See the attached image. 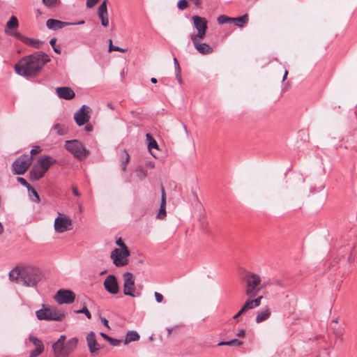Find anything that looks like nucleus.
<instances>
[{
    "instance_id": "obj_14",
    "label": "nucleus",
    "mask_w": 357,
    "mask_h": 357,
    "mask_svg": "<svg viewBox=\"0 0 357 357\" xmlns=\"http://www.w3.org/2000/svg\"><path fill=\"white\" fill-rule=\"evenodd\" d=\"M107 3V0L103 1L98 8V15L101 20V24L105 27H107L109 24Z\"/></svg>"
},
{
    "instance_id": "obj_30",
    "label": "nucleus",
    "mask_w": 357,
    "mask_h": 357,
    "mask_svg": "<svg viewBox=\"0 0 357 357\" xmlns=\"http://www.w3.org/2000/svg\"><path fill=\"white\" fill-rule=\"evenodd\" d=\"M23 43L37 49L40 48L42 44V42L39 40L30 38L26 36L24 38Z\"/></svg>"
},
{
    "instance_id": "obj_52",
    "label": "nucleus",
    "mask_w": 357,
    "mask_h": 357,
    "mask_svg": "<svg viewBox=\"0 0 357 357\" xmlns=\"http://www.w3.org/2000/svg\"><path fill=\"white\" fill-rule=\"evenodd\" d=\"M109 344L114 347H117V346H119V344H121V340H117V339H115V338H113V337H111L109 338Z\"/></svg>"
},
{
    "instance_id": "obj_61",
    "label": "nucleus",
    "mask_w": 357,
    "mask_h": 357,
    "mask_svg": "<svg viewBox=\"0 0 357 357\" xmlns=\"http://www.w3.org/2000/svg\"><path fill=\"white\" fill-rule=\"evenodd\" d=\"M72 190H73V193L75 195V196H80V193L78 190V189L77 188V187L75 186H73L72 187Z\"/></svg>"
},
{
    "instance_id": "obj_5",
    "label": "nucleus",
    "mask_w": 357,
    "mask_h": 357,
    "mask_svg": "<svg viewBox=\"0 0 357 357\" xmlns=\"http://www.w3.org/2000/svg\"><path fill=\"white\" fill-rule=\"evenodd\" d=\"M33 161V157L28 154H24L18 157L12 164V172L14 175L24 174Z\"/></svg>"
},
{
    "instance_id": "obj_17",
    "label": "nucleus",
    "mask_w": 357,
    "mask_h": 357,
    "mask_svg": "<svg viewBox=\"0 0 357 357\" xmlns=\"http://www.w3.org/2000/svg\"><path fill=\"white\" fill-rule=\"evenodd\" d=\"M192 20L193 22L194 27L197 31L207 30L208 21L205 17L195 15L192 17Z\"/></svg>"
},
{
    "instance_id": "obj_27",
    "label": "nucleus",
    "mask_w": 357,
    "mask_h": 357,
    "mask_svg": "<svg viewBox=\"0 0 357 357\" xmlns=\"http://www.w3.org/2000/svg\"><path fill=\"white\" fill-rule=\"evenodd\" d=\"M19 26L18 20L15 16H11L9 20L7 22L5 30H10L16 29Z\"/></svg>"
},
{
    "instance_id": "obj_42",
    "label": "nucleus",
    "mask_w": 357,
    "mask_h": 357,
    "mask_svg": "<svg viewBox=\"0 0 357 357\" xmlns=\"http://www.w3.org/2000/svg\"><path fill=\"white\" fill-rule=\"evenodd\" d=\"M112 51H117V52H126V50L123 49V48H121V47H120L119 46L113 45L112 40H109V52H112Z\"/></svg>"
},
{
    "instance_id": "obj_24",
    "label": "nucleus",
    "mask_w": 357,
    "mask_h": 357,
    "mask_svg": "<svg viewBox=\"0 0 357 357\" xmlns=\"http://www.w3.org/2000/svg\"><path fill=\"white\" fill-rule=\"evenodd\" d=\"M271 316V310L268 307L263 308L262 310L257 312L256 317V322L261 323L268 319Z\"/></svg>"
},
{
    "instance_id": "obj_29",
    "label": "nucleus",
    "mask_w": 357,
    "mask_h": 357,
    "mask_svg": "<svg viewBox=\"0 0 357 357\" xmlns=\"http://www.w3.org/2000/svg\"><path fill=\"white\" fill-rule=\"evenodd\" d=\"M243 344V342L238 339H233L229 341H222L218 344V346H234V347H241Z\"/></svg>"
},
{
    "instance_id": "obj_39",
    "label": "nucleus",
    "mask_w": 357,
    "mask_h": 357,
    "mask_svg": "<svg viewBox=\"0 0 357 357\" xmlns=\"http://www.w3.org/2000/svg\"><path fill=\"white\" fill-rule=\"evenodd\" d=\"M242 307L245 312L249 310H252L255 308V306L254 305L252 301V298L250 297L247 299V301L245 302Z\"/></svg>"
},
{
    "instance_id": "obj_32",
    "label": "nucleus",
    "mask_w": 357,
    "mask_h": 357,
    "mask_svg": "<svg viewBox=\"0 0 357 357\" xmlns=\"http://www.w3.org/2000/svg\"><path fill=\"white\" fill-rule=\"evenodd\" d=\"M29 196L31 201L38 203L40 202V197L36 190L31 186V188L27 189Z\"/></svg>"
},
{
    "instance_id": "obj_9",
    "label": "nucleus",
    "mask_w": 357,
    "mask_h": 357,
    "mask_svg": "<svg viewBox=\"0 0 357 357\" xmlns=\"http://www.w3.org/2000/svg\"><path fill=\"white\" fill-rule=\"evenodd\" d=\"M129 256L123 255V251L120 249L115 248L112 251L110 257L116 267H122L128 264V257Z\"/></svg>"
},
{
    "instance_id": "obj_2",
    "label": "nucleus",
    "mask_w": 357,
    "mask_h": 357,
    "mask_svg": "<svg viewBox=\"0 0 357 357\" xmlns=\"http://www.w3.org/2000/svg\"><path fill=\"white\" fill-rule=\"evenodd\" d=\"M42 278L41 271L31 266H16L9 273V278L11 281L25 287H36Z\"/></svg>"
},
{
    "instance_id": "obj_62",
    "label": "nucleus",
    "mask_w": 357,
    "mask_h": 357,
    "mask_svg": "<svg viewBox=\"0 0 357 357\" xmlns=\"http://www.w3.org/2000/svg\"><path fill=\"white\" fill-rule=\"evenodd\" d=\"M101 321L102 323L104 324V326H105L106 327H107L108 328H109V323H108V321L107 319L102 317L101 318Z\"/></svg>"
},
{
    "instance_id": "obj_43",
    "label": "nucleus",
    "mask_w": 357,
    "mask_h": 357,
    "mask_svg": "<svg viewBox=\"0 0 357 357\" xmlns=\"http://www.w3.org/2000/svg\"><path fill=\"white\" fill-rule=\"evenodd\" d=\"M56 39L53 38L50 40V44L52 47L54 52H56V54H61V50L59 46L56 45Z\"/></svg>"
},
{
    "instance_id": "obj_19",
    "label": "nucleus",
    "mask_w": 357,
    "mask_h": 357,
    "mask_svg": "<svg viewBox=\"0 0 357 357\" xmlns=\"http://www.w3.org/2000/svg\"><path fill=\"white\" fill-rule=\"evenodd\" d=\"M45 174V172L40 167V166L36 163L32 167L29 172L30 178L33 181H38L43 178Z\"/></svg>"
},
{
    "instance_id": "obj_50",
    "label": "nucleus",
    "mask_w": 357,
    "mask_h": 357,
    "mask_svg": "<svg viewBox=\"0 0 357 357\" xmlns=\"http://www.w3.org/2000/svg\"><path fill=\"white\" fill-rule=\"evenodd\" d=\"M271 284H276V285H278V286H279L280 287H287V284L284 281H282L281 280H279V279H273L272 280Z\"/></svg>"
},
{
    "instance_id": "obj_47",
    "label": "nucleus",
    "mask_w": 357,
    "mask_h": 357,
    "mask_svg": "<svg viewBox=\"0 0 357 357\" xmlns=\"http://www.w3.org/2000/svg\"><path fill=\"white\" fill-rule=\"evenodd\" d=\"M166 217V208L160 207L156 218L160 220H163Z\"/></svg>"
},
{
    "instance_id": "obj_21",
    "label": "nucleus",
    "mask_w": 357,
    "mask_h": 357,
    "mask_svg": "<svg viewBox=\"0 0 357 357\" xmlns=\"http://www.w3.org/2000/svg\"><path fill=\"white\" fill-rule=\"evenodd\" d=\"M50 312L49 315L51 317V321H61L66 317L64 311L56 307H50Z\"/></svg>"
},
{
    "instance_id": "obj_34",
    "label": "nucleus",
    "mask_w": 357,
    "mask_h": 357,
    "mask_svg": "<svg viewBox=\"0 0 357 357\" xmlns=\"http://www.w3.org/2000/svg\"><path fill=\"white\" fill-rule=\"evenodd\" d=\"M146 140L148 141L149 149H158V143L154 139V138L150 134H146Z\"/></svg>"
},
{
    "instance_id": "obj_63",
    "label": "nucleus",
    "mask_w": 357,
    "mask_h": 357,
    "mask_svg": "<svg viewBox=\"0 0 357 357\" xmlns=\"http://www.w3.org/2000/svg\"><path fill=\"white\" fill-rule=\"evenodd\" d=\"M100 336L104 338L105 340H107V342L109 341L110 337L109 335H107V334H105V333H102L101 332L100 333Z\"/></svg>"
},
{
    "instance_id": "obj_11",
    "label": "nucleus",
    "mask_w": 357,
    "mask_h": 357,
    "mask_svg": "<svg viewBox=\"0 0 357 357\" xmlns=\"http://www.w3.org/2000/svg\"><path fill=\"white\" fill-rule=\"evenodd\" d=\"M104 287L112 294H116L119 291V287L114 275H109L104 281Z\"/></svg>"
},
{
    "instance_id": "obj_51",
    "label": "nucleus",
    "mask_w": 357,
    "mask_h": 357,
    "mask_svg": "<svg viewBox=\"0 0 357 357\" xmlns=\"http://www.w3.org/2000/svg\"><path fill=\"white\" fill-rule=\"evenodd\" d=\"M336 340H338L340 341H343V334L344 332L342 330H337L334 332Z\"/></svg>"
},
{
    "instance_id": "obj_58",
    "label": "nucleus",
    "mask_w": 357,
    "mask_h": 357,
    "mask_svg": "<svg viewBox=\"0 0 357 357\" xmlns=\"http://www.w3.org/2000/svg\"><path fill=\"white\" fill-rule=\"evenodd\" d=\"M175 75H176V79H177L178 82L180 84H182L183 80H182V77H181V71H179V73L175 72Z\"/></svg>"
},
{
    "instance_id": "obj_54",
    "label": "nucleus",
    "mask_w": 357,
    "mask_h": 357,
    "mask_svg": "<svg viewBox=\"0 0 357 357\" xmlns=\"http://www.w3.org/2000/svg\"><path fill=\"white\" fill-rule=\"evenodd\" d=\"M98 1L99 0H86V7L89 8H93L98 2Z\"/></svg>"
},
{
    "instance_id": "obj_48",
    "label": "nucleus",
    "mask_w": 357,
    "mask_h": 357,
    "mask_svg": "<svg viewBox=\"0 0 357 357\" xmlns=\"http://www.w3.org/2000/svg\"><path fill=\"white\" fill-rule=\"evenodd\" d=\"M17 181L26 189L31 188V185L22 177H17Z\"/></svg>"
},
{
    "instance_id": "obj_16",
    "label": "nucleus",
    "mask_w": 357,
    "mask_h": 357,
    "mask_svg": "<svg viewBox=\"0 0 357 357\" xmlns=\"http://www.w3.org/2000/svg\"><path fill=\"white\" fill-rule=\"evenodd\" d=\"M69 25H71L70 22H63L55 19H49L46 22L47 27L54 31L61 29Z\"/></svg>"
},
{
    "instance_id": "obj_53",
    "label": "nucleus",
    "mask_w": 357,
    "mask_h": 357,
    "mask_svg": "<svg viewBox=\"0 0 357 357\" xmlns=\"http://www.w3.org/2000/svg\"><path fill=\"white\" fill-rule=\"evenodd\" d=\"M263 299V296H259L255 299H252V301L255 307H259L261 305V301Z\"/></svg>"
},
{
    "instance_id": "obj_13",
    "label": "nucleus",
    "mask_w": 357,
    "mask_h": 357,
    "mask_svg": "<svg viewBox=\"0 0 357 357\" xmlns=\"http://www.w3.org/2000/svg\"><path fill=\"white\" fill-rule=\"evenodd\" d=\"M36 163L46 173L49 168L56 163V160L48 155H44L40 157Z\"/></svg>"
},
{
    "instance_id": "obj_36",
    "label": "nucleus",
    "mask_w": 357,
    "mask_h": 357,
    "mask_svg": "<svg viewBox=\"0 0 357 357\" xmlns=\"http://www.w3.org/2000/svg\"><path fill=\"white\" fill-rule=\"evenodd\" d=\"M5 32L6 34H8L10 36H13L22 42H23L24 40L25 36H22L18 31H13L12 29H10V30H5Z\"/></svg>"
},
{
    "instance_id": "obj_41",
    "label": "nucleus",
    "mask_w": 357,
    "mask_h": 357,
    "mask_svg": "<svg viewBox=\"0 0 357 357\" xmlns=\"http://www.w3.org/2000/svg\"><path fill=\"white\" fill-rule=\"evenodd\" d=\"M29 340L32 342L36 347H44L41 340L34 336H29Z\"/></svg>"
},
{
    "instance_id": "obj_20",
    "label": "nucleus",
    "mask_w": 357,
    "mask_h": 357,
    "mask_svg": "<svg viewBox=\"0 0 357 357\" xmlns=\"http://www.w3.org/2000/svg\"><path fill=\"white\" fill-rule=\"evenodd\" d=\"M78 344L77 337H72L65 343L64 357H68L73 351H74Z\"/></svg>"
},
{
    "instance_id": "obj_46",
    "label": "nucleus",
    "mask_w": 357,
    "mask_h": 357,
    "mask_svg": "<svg viewBox=\"0 0 357 357\" xmlns=\"http://www.w3.org/2000/svg\"><path fill=\"white\" fill-rule=\"evenodd\" d=\"M188 1L189 0H179L177 3L178 8L181 10H185L188 6Z\"/></svg>"
},
{
    "instance_id": "obj_56",
    "label": "nucleus",
    "mask_w": 357,
    "mask_h": 357,
    "mask_svg": "<svg viewBox=\"0 0 357 357\" xmlns=\"http://www.w3.org/2000/svg\"><path fill=\"white\" fill-rule=\"evenodd\" d=\"M174 64L175 72L179 73V71H181L178 61L176 57L174 58Z\"/></svg>"
},
{
    "instance_id": "obj_57",
    "label": "nucleus",
    "mask_w": 357,
    "mask_h": 357,
    "mask_svg": "<svg viewBox=\"0 0 357 357\" xmlns=\"http://www.w3.org/2000/svg\"><path fill=\"white\" fill-rule=\"evenodd\" d=\"M154 296L158 303H161L162 301L163 296L160 293L155 291Z\"/></svg>"
},
{
    "instance_id": "obj_22",
    "label": "nucleus",
    "mask_w": 357,
    "mask_h": 357,
    "mask_svg": "<svg viewBox=\"0 0 357 357\" xmlns=\"http://www.w3.org/2000/svg\"><path fill=\"white\" fill-rule=\"evenodd\" d=\"M42 308L36 312V315L39 320L51 321V317L49 315L50 307H46L45 304H43Z\"/></svg>"
},
{
    "instance_id": "obj_26",
    "label": "nucleus",
    "mask_w": 357,
    "mask_h": 357,
    "mask_svg": "<svg viewBox=\"0 0 357 357\" xmlns=\"http://www.w3.org/2000/svg\"><path fill=\"white\" fill-rule=\"evenodd\" d=\"M248 22V15L245 14L238 17H232V22L239 27H243V25Z\"/></svg>"
},
{
    "instance_id": "obj_6",
    "label": "nucleus",
    "mask_w": 357,
    "mask_h": 357,
    "mask_svg": "<svg viewBox=\"0 0 357 357\" xmlns=\"http://www.w3.org/2000/svg\"><path fill=\"white\" fill-rule=\"evenodd\" d=\"M73 229L72 220L66 215L59 213L54 220V229L58 233H63Z\"/></svg>"
},
{
    "instance_id": "obj_44",
    "label": "nucleus",
    "mask_w": 357,
    "mask_h": 357,
    "mask_svg": "<svg viewBox=\"0 0 357 357\" xmlns=\"http://www.w3.org/2000/svg\"><path fill=\"white\" fill-rule=\"evenodd\" d=\"M43 350L44 347H36V349L30 353V357H37L43 353Z\"/></svg>"
},
{
    "instance_id": "obj_31",
    "label": "nucleus",
    "mask_w": 357,
    "mask_h": 357,
    "mask_svg": "<svg viewBox=\"0 0 357 357\" xmlns=\"http://www.w3.org/2000/svg\"><path fill=\"white\" fill-rule=\"evenodd\" d=\"M45 6L52 9L61 5V0H42Z\"/></svg>"
},
{
    "instance_id": "obj_49",
    "label": "nucleus",
    "mask_w": 357,
    "mask_h": 357,
    "mask_svg": "<svg viewBox=\"0 0 357 357\" xmlns=\"http://www.w3.org/2000/svg\"><path fill=\"white\" fill-rule=\"evenodd\" d=\"M160 207L166 208V194L163 188H162Z\"/></svg>"
},
{
    "instance_id": "obj_64",
    "label": "nucleus",
    "mask_w": 357,
    "mask_h": 357,
    "mask_svg": "<svg viewBox=\"0 0 357 357\" xmlns=\"http://www.w3.org/2000/svg\"><path fill=\"white\" fill-rule=\"evenodd\" d=\"M85 130L87 132H91L93 130V126L91 125H90V124H87L85 126Z\"/></svg>"
},
{
    "instance_id": "obj_1",
    "label": "nucleus",
    "mask_w": 357,
    "mask_h": 357,
    "mask_svg": "<svg viewBox=\"0 0 357 357\" xmlns=\"http://www.w3.org/2000/svg\"><path fill=\"white\" fill-rule=\"evenodd\" d=\"M50 61V56L43 52H35L22 58L15 65L17 74L24 77L37 75L45 65Z\"/></svg>"
},
{
    "instance_id": "obj_3",
    "label": "nucleus",
    "mask_w": 357,
    "mask_h": 357,
    "mask_svg": "<svg viewBox=\"0 0 357 357\" xmlns=\"http://www.w3.org/2000/svg\"><path fill=\"white\" fill-rule=\"evenodd\" d=\"M243 280L246 284L245 294L250 298L256 296L261 289V287H259L261 282L260 276L256 273L247 272L243 276Z\"/></svg>"
},
{
    "instance_id": "obj_60",
    "label": "nucleus",
    "mask_w": 357,
    "mask_h": 357,
    "mask_svg": "<svg viewBox=\"0 0 357 357\" xmlns=\"http://www.w3.org/2000/svg\"><path fill=\"white\" fill-rule=\"evenodd\" d=\"M245 311L243 310V307H241V310L233 317L234 319H237L241 315L245 313Z\"/></svg>"
},
{
    "instance_id": "obj_7",
    "label": "nucleus",
    "mask_w": 357,
    "mask_h": 357,
    "mask_svg": "<svg viewBox=\"0 0 357 357\" xmlns=\"http://www.w3.org/2000/svg\"><path fill=\"white\" fill-rule=\"evenodd\" d=\"M54 298L59 304H70L74 302L75 294L70 290L61 289L56 292Z\"/></svg>"
},
{
    "instance_id": "obj_59",
    "label": "nucleus",
    "mask_w": 357,
    "mask_h": 357,
    "mask_svg": "<svg viewBox=\"0 0 357 357\" xmlns=\"http://www.w3.org/2000/svg\"><path fill=\"white\" fill-rule=\"evenodd\" d=\"M236 335L238 337H243L245 335V330L243 328L239 329Z\"/></svg>"
},
{
    "instance_id": "obj_23",
    "label": "nucleus",
    "mask_w": 357,
    "mask_h": 357,
    "mask_svg": "<svg viewBox=\"0 0 357 357\" xmlns=\"http://www.w3.org/2000/svg\"><path fill=\"white\" fill-rule=\"evenodd\" d=\"M195 48L202 54H208L213 52V49L206 43L199 42L193 43Z\"/></svg>"
},
{
    "instance_id": "obj_15",
    "label": "nucleus",
    "mask_w": 357,
    "mask_h": 357,
    "mask_svg": "<svg viewBox=\"0 0 357 357\" xmlns=\"http://www.w3.org/2000/svg\"><path fill=\"white\" fill-rule=\"evenodd\" d=\"M56 92L60 98L71 100L75 97V92L68 86H61L56 89Z\"/></svg>"
},
{
    "instance_id": "obj_45",
    "label": "nucleus",
    "mask_w": 357,
    "mask_h": 357,
    "mask_svg": "<svg viewBox=\"0 0 357 357\" xmlns=\"http://www.w3.org/2000/svg\"><path fill=\"white\" fill-rule=\"evenodd\" d=\"M75 312L77 314H84L89 319L91 318V314L86 306L83 307L81 310H76Z\"/></svg>"
},
{
    "instance_id": "obj_33",
    "label": "nucleus",
    "mask_w": 357,
    "mask_h": 357,
    "mask_svg": "<svg viewBox=\"0 0 357 357\" xmlns=\"http://www.w3.org/2000/svg\"><path fill=\"white\" fill-rule=\"evenodd\" d=\"M53 129L56 130V133L59 135H64L68 131V129L67 127H66L63 125H60L59 123H56V124L54 125Z\"/></svg>"
},
{
    "instance_id": "obj_18",
    "label": "nucleus",
    "mask_w": 357,
    "mask_h": 357,
    "mask_svg": "<svg viewBox=\"0 0 357 357\" xmlns=\"http://www.w3.org/2000/svg\"><path fill=\"white\" fill-rule=\"evenodd\" d=\"M86 342L89 350L91 353H95L100 349V346L96 340V335L93 332H90L86 336Z\"/></svg>"
},
{
    "instance_id": "obj_35",
    "label": "nucleus",
    "mask_w": 357,
    "mask_h": 357,
    "mask_svg": "<svg viewBox=\"0 0 357 357\" xmlns=\"http://www.w3.org/2000/svg\"><path fill=\"white\" fill-rule=\"evenodd\" d=\"M116 243L118 246H119L121 248V250L123 251V255H130V251L128 248V247L126 246V245L123 243V240L121 238H119L116 241Z\"/></svg>"
},
{
    "instance_id": "obj_12",
    "label": "nucleus",
    "mask_w": 357,
    "mask_h": 357,
    "mask_svg": "<svg viewBox=\"0 0 357 357\" xmlns=\"http://www.w3.org/2000/svg\"><path fill=\"white\" fill-rule=\"evenodd\" d=\"M66 338V335H62L57 341L52 344V350L56 357H64Z\"/></svg>"
},
{
    "instance_id": "obj_55",
    "label": "nucleus",
    "mask_w": 357,
    "mask_h": 357,
    "mask_svg": "<svg viewBox=\"0 0 357 357\" xmlns=\"http://www.w3.org/2000/svg\"><path fill=\"white\" fill-rule=\"evenodd\" d=\"M41 151V149L39 146H36L33 147L31 150V155H34L38 153H40Z\"/></svg>"
},
{
    "instance_id": "obj_4",
    "label": "nucleus",
    "mask_w": 357,
    "mask_h": 357,
    "mask_svg": "<svg viewBox=\"0 0 357 357\" xmlns=\"http://www.w3.org/2000/svg\"><path fill=\"white\" fill-rule=\"evenodd\" d=\"M64 147L70 152L75 158L83 160L86 158L90 152L87 150L83 144L77 139L66 141Z\"/></svg>"
},
{
    "instance_id": "obj_8",
    "label": "nucleus",
    "mask_w": 357,
    "mask_h": 357,
    "mask_svg": "<svg viewBox=\"0 0 357 357\" xmlns=\"http://www.w3.org/2000/svg\"><path fill=\"white\" fill-rule=\"evenodd\" d=\"M123 293L126 296L135 297V278L132 273L126 272L123 274Z\"/></svg>"
},
{
    "instance_id": "obj_25",
    "label": "nucleus",
    "mask_w": 357,
    "mask_h": 357,
    "mask_svg": "<svg viewBox=\"0 0 357 357\" xmlns=\"http://www.w3.org/2000/svg\"><path fill=\"white\" fill-rule=\"evenodd\" d=\"M140 338L139 335L135 331H129L126 335L124 344H127L131 342L138 341Z\"/></svg>"
},
{
    "instance_id": "obj_40",
    "label": "nucleus",
    "mask_w": 357,
    "mask_h": 357,
    "mask_svg": "<svg viewBox=\"0 0 357 357\" xmlns=\"http://www.w3.org/2000/svg\"><path fill=\"white\" fill-rule=\"evenodd\" d=\"M136 174H137V176L140 179V180H143L144 178H145L146 177V172L141 167H138L137 169H136Z\"/></svg>"
},
{
    "instance_id": "obj_38",
    "label": "nucleus",
    "mask_w": 357,
    "mask_h": 357,
    "mask_svg": "<svg viewBox=\"0 0 357 357\" xmlns=\"http://www.w3.org/2000/svg\"><path fill=\"white\" fill-rule=\"evenodd\" d=\"M217 21L218 24H224L228 22H232V17H229L227 15H222L218 17Z\"/></svg>"
},
{
    "instance_id": "obj_28",
    "label": "nucleus",
    "mask_w": 357,
    "mask_h": 357,
    "mask_svg": "<svg viewBox=\"0 0 357 357\" xmlns=\"http://www.w3.org/2000/svg\"><path fill=\"white\" fill-rule=\"evenodd\" d=\"M207 30L204 31H198L197 34H193L190 36V39L192 42V43H195L197 42H199L200 40H203L206 34Z\"/></svg>"
},
{
    "instance_id": "obj_10",
    "label": "nucleus",
    "mask_w": 357,
    "mask_h": 357,
    "mask_svg": "<svg viewBox=\"0 0 357 357\" xmlns=\"http://www.w3.org/2000/svg\"><path fill=\"white\" fill-rule=\"evenodd\" d=\"M90 107L86 105H82V107L75 114L74 119L76 123L79 126H83L88 123L90 116L89 115Z\"/></svg>"
},
{
    "instance_id": "obj_37",
    "label": "nucleus",
    "mask_w": 357,
    "mask_h": 357,
    "mask_svg": "<svg viewBox=\"0 0 357 357\" xmlns=\"http://www.w3.org/2000/svg\"><path fill=\"white\" fill-rule=\"evenodd\" d=\"M129 160H130V155L128 153V152L126 150H124L123 151V156L122 161H121V169L123 171L126 170V166H127L128 162H129Z\"/></svg>"
}]
</instances>
